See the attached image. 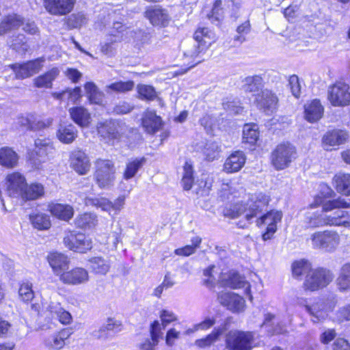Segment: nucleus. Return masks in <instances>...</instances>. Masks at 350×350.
<instances>
[{
    "label": "nucleus",
    "instance_id": "nucleus-1",
    "mask_svg": "<svg viewBox=\"0 0 350 350\" xmlns=\"http://www.w3.org/2000/svg\"><path fill=\"white\" fill-rule=\"evenodd\" d=\"M350 199L338 197L323 203L325 226L350 227Z\"/></svg>",
    "mask_w": 350,
    "mask_h": 350
},
{
    "label": "nucleus",
    "instance_id": "nucleus-2",
    "mask_svg": "<svg viewBox=\"0 0 350 350\" xmlns=\"http://www.w3.org/2000/svg\"><path fill=\"white\" fill-rule=\"evenodd\" d=\"M94 179L100 189H109L113 186L116 179L114 163L109 159H98L95 162Z\"/></svg>",
    "mask_w": 350,
    "mask_h": 350
},
{
    "label": "nucleus",
    "instance_id": "nucleus-3",
    "mask_svg": "<svg viewBox=\"0 0 350 350\" xmlns=\"http://www.w3.org/2000/svg\"><path fill=\"white\" fill-rule=\"evenodd\" d=\"M310 240L314 249L333 252L340 244V237L335 230H325L312 233Z\"/></svg>",
    "mask_w": 350,
    "mask_h": 350
},
{
    "label": "nucleus",
    "instance_id": "nucleus-4",
    "mask_svg": "<svg viewBox=\"0 0 350 350\" xmlns=\"http://www.w3.org/2000/svg\"><path fill=\"white\" fill-rule=\"evenodd\" d=\"M297 157L296 148L288 142L276 146L271 154V162L277 170L288 167Z\"/></svg>",
    "mask_w": 350,
    "mask_h": 350
},
{
    "label": "nucleus",
    "instance_id": "nucleus-5",
    "mask_svg": "<svg viewBox=\"0 0 350 350\" xmlns=\"http://www.w3.org/2000/svg\"><path fill=\"white\" fill-rule=\"evenodd\" d=\"M334 279L333 273L327 269L311 270L306 276L304 286L306 290L316 291L326 287Z\"/></svg>",
    "mask_w": 350,
    "mask_h": 350
},
{
    "label": "nucleus",
    "instance_id": "nucleus-6",
    "mask_svg": "<svg viewBox=\"0 0 350 350\" xmlns=\"http://www.w3.org/2000/svg\"><path fill=\"white\" fill-rule=\"evenodd\" d=\"M84 203L88 206L100 208L102 211L107 212L109 215H118L123 208L125 204V197L120 196L113 202L106 198L86 197Z\"/></svg>",
    "mask_w": 350,
    "mask_h": 350
},
{
    "label": "nucleus",
    "instance_id": "nucleus-7",
    "mask_svg": "<svg viewBox=\"0 0 350 350\" xmlns=\"http://www.w3.org/2000/svg\"><path fill=\"white\" fill-rule=\"evenodd\" d=\"M253 340L252 332L230 331L226 336V347L230 350H250Z\"/></svg>",
    "mask_w": 350,
    "mask_h": 350
},
{
    "label": "nucleus",
    "instance_id": "nucleus-8",
    "mask_svg": "<svg viewBox=\"0 0 350 350\" xmlns=\"http://www.w3.org/2000/svg\"><path fill=\"white\" fill-rule=\"evenodd\" d=\"M206 48L207 47L195 39L191 42L186 43L183 46V55L185 63H187V68L180 73L183 74L190 68L202 62L201 54Z\"/></svg>",
    "mask_w": 350,
    "mask_h": 350
},
{
    "label": "nucleus",
    "instance_id": "nucleus-9",
    "mask_svg": "<svg viewBox=\"0 0 350 350\" xmlns=\"http://www.w3.org/2000/svg\"><path fill=\"white\" fill-rule=\"evenodd\" d=\"M45 59L39 57L23 64H14L10 65V68L15 73L16 78L24 79L38 73L43 68Z\"/></svg>",
    "mask_w": 350,
    "mask_h": 350
},
{
    "label": "nucleus",
    "instance_id": "nucleus-10",
    "mask_svg": "<svg viewBox=\"0 0 350 350\" xmlns=\"http://www.w3.org/2000/svg\"><path fill=\"white\" fill-rule=\"evenodd\" d=\"M328 99L334 106H345L350 103L349 86L343 82H336L328 90Z\"/></svg>",
    "mask_w": 350,
    "mask_h": 350
},
{
    "label": "nucleus",
    "instance_id": "nucleus-11",
    "mask_svg": "<svg viewBox=\"0 0 350 350\" xmlns=\"http://www.w3.org/2000/svg\"><path fill=\"white\" fill-rule=\"evenodd\" d=\"M269 202V197L262 192L255 193L250 195L247 206L248 212L245 215L247 221L251 220L261 213L267 206Z\"/></svg>",
    "mask_w": 350,
    "mask_h": 350
},
{
    "label": "nucleus",
    "instance_id": "nucleus-12",
    "mask_svg": "<svg viewBox=\"0 0 350 350\" xmlns=\"http://www.w3.org/2000/svg\"><path fill=\"white\" fill-rule=\"evenodd\" d=\"M282 217V213L281 211H271L256 220L258 226L262 224L268 225L266 232L262 236L264 241L269 240L272 237L277 229L276 224L281 221Z\"/></svg>",
    "mask_w": 350,
    "mask_h": 350
},
{
    "label": "nucleus",
    "instance_id": "nucleus-13",
    "mask_svg": "<svg viewBox=\"0 0 350 350\" xmlns=\"http://www.w3.org/2000/svg\"><path fill=\"white\" fill-rule=\"evenodd\" d=\"M219 302L233 312H243L245 301L240 295L230 292H221L217 295Z\"/></svg>",
    "mask_w": 350,
    "mask_h": 350
},
{
    "label": "nucleus",
    "instance_id": "nucleus-14",
    "mask_svg": "<svg viewBox=\"0 0 350 350\" xmlns=\"http://www.w3.org/2000/svg\"><path fill=\"white\" fill-rule=\"evenodd\" d=\"M321 203V199L316 200L315 204H311L304 215V222L307 228H318L325 226V215L323 208L316 210L317 204Z\"/></svg>",
    "mask_w": 350,
    "mask_h": 350
},
{
    "label": "nucleus",
    "instance_id": "nucleus-15",
    "mask_svg": "<svg viewBox=\"0 0 350 350\" xmlns=\"http://www.w3.org/2000/svg\"><path fill=\"white\" fill-rule=\"evenodd\" d=\"M145 16L154 26L166 27L171 21L167 10L159 5L149 7L145 12Z\"/></svg>",
    "mask_w": 350,
    "mask_h": 350
},
{
    "label": "nucleus",
    "instance_id": "nucleus-16",
    "mask_svg": "<svg viewBox=\"0 0 350 350\" xmlns=\"http://www.w3.org/2000/svg\"><path fill=\"white\" fill-rule=\"evenodd\" d=\"M278 101V99L276 95L268 89L261 90L259 93L255 94V102L258 107L263 109L267 113L273 112L276 107Z\"/></svg>",
    "mask_w": 350,
    "mask_h": 350
},
{
    "label": "nucleus",
    "instance_id": "nucleus-17",
    "mask_svg": "<svg viewBox=\"0 0 350 350\" xmlns=\"http://www.w3.org/2000/svg\"><path fill=\"white\" fill-rule=\"evenodd\" d=\"M60 281L69 285H80L89 281L88 271L82 267H75L61 274Z\"/></svg>",
    "mask_w": 350,
    "mask_h": 350
},
{
    "label": "nucleus",
    "instance_id": "nucleus-18",
    "mask_svg": "<svg viewBox=\"0 0 350 350\" xmlns=\"http://www.w3.org/2000/svg\"><path fill=\"white\" fill-rule=\"evenodd\" d=\"M25 177L19 172H13L6 177L7 191L11 197H19L26 185Z\"/></svg>",
    "mask_w": 350,
    "mask_h": 350
},
{
    "label": "nucleus",
    "instance_id": "nucleus-19",
    "mask_svg": "<svg viewBox=\"0 0 350 350\" xmlns=\"http://www.w3.org/2000/svg\"><path fill=\"white\" fill-rule=\"evenodd\" d=\"M163 122L161 118L153 110L147 109L142 114V125L149 134H154L161 129Z\"/></svg>",
    "mask_w": 350,
    "mask_h": 350
},
{
    "label": "nucleus",
    "instance_id": "nucleus-20",
    "mask_svg": "<svg viewBox=\"0 0 350 350\" xmlns=\"http://www.w3.org/2000/svg\"><path fill=\"white\" fill-rule=\"evenodd\" d=\"M74 0H44L46 10L53 15H64L69 13L74 5Z\"/></svg>",
    "mask_w": 350,
    "mask_h": 350
},
{
    "label": "nucleus",
    "instance_id": "nucleus-21",
    "mask_svg": "<svg viewBox=\"0 0 350 350\" xmlns=\"http://www.w3.org/2000/svg\"><path fill=\"white\" fill-rule=\"evenodd\" d=\"M245 161L246 157L243 152L234 151L226 159L223 170L228 174L237 172L244 166Z\"/></svg>",
    "mask_w": 350,
    "mask_h": 350
},
{
    "label": "nucleus",
    "instance_id": "nucleus-22",
    "mask_svg": "<svg viewBox=\"0 0 350 350\" xmlns=\"http://www.w3.org/2000/svg\"><path fill=\"white\" fill-rule=\"evenodd\" d=\"M49 263L57 275L61 278V274L68 269L69 260L63 254L58 252L51 253L47 257Z\"/></svg>",
    "mask_w": 350,
    "mask_h": 350
},
{
    "label": "nucleus",
    "instance_id": "nucleus-23",
    "mask_svg": "<svg viewBox=\"0 0 350 350\" xmlns=\"http://www.w3.org/2000/svg\"><path fill=\"white\" fill-rule=\"evenodd\" d=\"M323 107L320 100L314 99L305 104V118L310 122H315L320 120L323 114Z\"/></svg>",
    "mask_w": 350,
    "mask_h": 350
},
{
    "label": "nucleus",
    "instance_id": "nucleus-24",
    "mask_svg": "<svg viewBox=\"0 0 350 350\" xmlns=\"http://www.w3.org/2000/svg\"><path fill=\"white\" fill-rule=\"evenodd\" d=\"M70 118L81 127H88L91 122V115L83 107H74L68 110Z\"/></svg>",
    "mask_w": 350,
    "mask_h": 350
},
{
    "label": "nucleus",
    "instance_id": "nucleus-25",
    "mask_svg": "<svg viewBox=\"0 0 350 350\" xmlns=\"http://www.w3.org/2000/svg\"><path fill=\"white\" fill-rule=\"evenodd\" d=\"M324 306L325 304L323 299H319L311 305H306L304 307L310 315L312 322L317 323L327 317L328 313Z\"/></svg>",
    "mask_w": 350,
    "mask_h": 350
},
{
    "label": "nucleus",
    "instance_id": "nucleus-26",
    "mask_svg": "<svg viewBox=\"0 0 350 350\" xmlns=\"http://www.w3.org/2000/svg\"><path fill=\"white\" fill-rule=\"evenodd\" d=\"M71 165L80 174H85L90 170V161L85 154L81 150L73 152L71 157Z\"/></svg>",
    "mask_w": 350,
    "mask_h": 350
},
{
    "label": "nucleus",
    "instance_id": "nucleus-27",
    "mask_svg": "<svg viewBox=\"0 0 350 350\" xmlns=\"http://www.w3.org/2000/svg\"><path fill=\"white\" fill-rule=\"evenodd\" d=\"M349 135L346 131L334 129L327 131L323 137L322 142L329 146H339L344 144L348 139Z\"/></svg>",
    "mask_w": 350,
    "mask_h": 350
},
{
    "label": "nucleus",
    "instance_id": "nucleus-28",
    "mask_svg": "<svg viewBox=\"0 0 350 350\" xmlns=\"http://www.w3.org/2000/svg\"><path fill=\"white\" fill-rule=\"evenodd\" d=\"M71 335V332L69 329H64L58 333L54 334L44 340L45 345L53 349H60L65 345V340H67Z\"/></svg>",
    "mask_w": 350,
    "mask_h": 350
},
{
    "label": "nucleus",
    "instance_id": "nucleus-29",
    "mask_svg": "<svg viewBox=\"0 0 350 350\" xmlns=\"http://www.w3.org/2000/svg\"><path fill=\"white\" fill-rule=\"evenodd\" d=\"M226 285L231 288H245V293L249 295L250 299L252 300L251 295L250 285L245 280V278L237 272H230L228 278L226 280Z\"/></svg>",
    "mask_w": 350,
    "mask_h": 350
},
{
    "label": "nucleus",
    "instance_id": "nucleus-30",
    "mask_svg": "<svg viewBox=\"0 0 350 350\" xmlns=\"http://www.w3.org/2000/svg\"><path fill=\"white\" fill-rule=\"evenodd\" d=\"M60 70L57 67H53L45 73L33 79V85L38 88H51L53 81L59 76Z\"/></svg>",
    "mask_w": 350,
    "mask_h": 350
},
{
    "label": "nucleus",
    "instance_id": "nucleus-31",
    "mask_svg": "<svg viewBox=\"0 0 350 350\" xmlns=\"http://www.w3.org/2000/svg\"><path fill=\"white\" fill-rule=\"evenodd\" d=\"M333 185L338 193L350 196V174L339 172L333 178Z\"/></svg>",
    "mask_w": 350,
    "mask_h": 350
},
{
    "label": "nucleus",
    "instance_id": "nucleus-32",
    "mask_svg": "<svg viewBox=\"0 0 350 350\" xmlns=\"http://www.w3.org/2000/svg\"><path fill=\"white\" fill-rule=\"evenodd\" d=\"M78 131L76 127L72 124H60L57 131L58 139L64 144H71L77 137Z\"/></svg>",
    "mask_w": 350,
    "mask_h": 350
},
{
    "label": "nucleus",
    "instance_id": "nucleus-33",
    "mask_svg": "<svg viewBox=\"0 0 350 350\" xmlns=\"http://www.w3.org/2000/svg\"><path fill=\"white\" fill-rule=\"evenodd\" d=\"M336 284L340 292L350 291V263H345L341 267Z\"/></svg>",
    "mask_w": 350,
    "mask_h": 350
},
{
    "label": "nucleus",
    "instance_id": "nucleus-34",
    "mask_svg": "<svg viewBox=\"0 0 350 350\" xmlns=\"http://www.w3.org/2000/svg\"><path fill=\"white\" fill-rule=\"evenodd\" d=\"M22 23H23V18L19 15L12 14L5 16L0 23V36L18 29Z\"/></svg>",
    "mask_w": 350,
    "mask_h": 350
},
{
    "label": "nucleus",
    "instance_id": "nucleus-35",
    "mask_svg": "<svg viewBox=\"0 0 350 350\" xmlns=\"http://www.w3.org/2000/svg\"><path fill=\"white\" fill-rule=\"evenodd\" d=\"M18 161V154L11 148H0V165L7 168L15 167Z\"/></svg>",
    "mask_w": 350,
    "mask_h": 350
},
{
    "label": "nucleus",
    "instance_id": "nucleus-36",
    "mask_svg": "<svg viewBox=\"0 0 350 350\" xmlns=\"http://www.w3.org/2000/svg\"><path fill=\"white\" fill-rule=\"evenodd\" d=\"M88 262L91 271L95 274L106 275L111 267L109 260L101 256L92 257Z\"/></svg>",
    "mask_w": 350,
    "mask_h": 350
},
{
    "label": "nucleus",
    "instance_id": "nucleus-37",
    "mask_svg": "<svg viewBox=\"0 0 350 350\" xmlns=\"http://www.w3.org/2000/svg\"><path fill=\"white\" fill-rule=\"evenodd\" d=\"M146 162L144 157L131 159L126 164L123 172V178L125 180H129L133 178L139 170L142 167Z\"/></svg>",
    "mask_w": 350,
    "mask_h": 350
},
{
    "label": "nucleus",
    "instance_id": "nucleus-38",
    "mask_svg": "<svg viewBox=\"0 0 350 350\" xmlns=\"http://www.w3.org/2000/svg\"><path fill=\"white\" fill-rule=\"evenodd\" d=\"M98 224L96 214L85 213L78 215L75 219V224L77 228L87 230L94 228Z\"/></svg>",
    "mask_w": 350,
    "mask_h": 350
},
{
    "label": "nucleus",
    "instance_id": "nucleus-39",
    "mask_svg": "<svg viewBox=\"0 0 350 350\" xmlns=\"http://www.w3.org/2000/svg\"><path fill=\"white\" fill-rule=\"evenodd\" d=\"M44 194V189L40 183H33L29 185L26 184L21 197L27 200H36Z\"/></svg>",
    "mask_w": 350,
    "mask_h": 350
},
{
    "label": "nucleus",
    "instance_id": "nucleus-40",
    "mask_svg": "<svg viewBox=\"0 0 350 350\" xmlns=\"http://www.w3.org/2000/svg\"><path fill=\"white\" fill-rule=\"evenodd\" d=\"M85 94L92 104L101 105L103 101L104 93L98 89L93 82H87L84 85Z\"/></svg>",
    "mask_w": 350,
    "mask_h": 350
},
{
    "label": "nucleus",
    "instance_id": "nucleus-41",
    "mask_svg": "<svg viewBox=\"0 0 350 350\" xmlns=\"http://www.w3.org/2000/svg\"><path fill=\"white\" fill-rule=\"evenodd\" d=\"M160 325L158 321H154L151 325L150 334L151 340L147 339L142 344H140L138 350H154V347L158 344L160 337Z\"/></svg>",
    "mask_w": 350,
    "mask_h": 350
},
{
    "label": "nucleus",
    "instance_id": "nucleus-42",
    "mask_svg": "<svg viewBox=\"0 0 350 350\" xmlns=\"http://www.w3.org/2000/svg\"><path fill=\"white\" fill-rule=\"evenodd\" d=\"M50 211L54 216L65 221L71 219L74 215L72 207L67 204H52L50 206Z\"/></svg>",
    "mask_w": 350,
    "mask_h": 350
},
{
    "label": "nucleus",
    "instance_id": "nucleus-43",
    "mask_svg": "<svg viewBox=\"0 0 350 350\" xmlns=\"http://www.w3.org/2000/svg\"><path fill=\"white\" fill-rule=\"evenodd\" d=\"M243 89L245 92L254 93V95L262 90L263 79L260 75L249 76L243 81Z\"/></svg>",
    "mask_w": 350,
    "mask_h": 350
},
{
    "label": "nucleus",
    "instance_id": "nucleus-44",
    "mask_svg": "<svg viewBox=\"0 0 350 350\" xmlns=\"http://www.w3.org/2000/svg\"><path fill=\"white\" fill-rule=\"evenodd\" d=\"M34 144L36 153L41 157L48 156L54 150L53 144L49 138L36 139Z\"/></svg>",
    "mask_w": 350,
    "mask_h": 350
},
{
    "label": "nucleus",
    "instance_id": "nucleus-45",
    "mask_svg": "<svg viewBox=\"0 0 350 350\" xmlns=\"http://www.w3.org/2000/svg\"><path fill=\"white\" fill-rule=\"evenodd\" d=\"M194 39L208 47L215 40V33L207 27L199 28L194 33Z\"/></svg>",
    "mask_w": 350,
    "mask_h": 350
},
{
    "label": "nucleus",
    "instance_id": "nucleus-46",
    "mask_svg": "<svg viewBox=\"0 0 350 350\" xmlns=\"http://www.w3.org/2000/svg\"><path fill=\"white\" fill-rule=\"evenodd\" d=\"M134 86L135 83L133 81H120L115 83H112L109 85H107L105 88V91L108 94L111 93V92L123 94L133 90Z\"/></svg>",
    "mask_w": 350,
    "mask_h": 350
},
{
    "label": "nucleus",
    "instance_id": "nucleus-47",
    "mask_svg": "<svg viewBox=\"0 0 350 350\" xmlns=\"http://www.w3.org/2000/svg\"><path fill=\"white\" fill-rule=\"evenodd\" d=\"M10 46L20 53H25L29 49L27 38L23 34L13 36L8 41Z\"/></svg>",
    "mask_w": 350,
    "mask_h": 350
},
{
    "label": "nucleus",
    "instance_id": "nucleus-48",
    "mask_svg": "<svg viewBox=\"0 0 350 350\" xmlns=\"http://www.w3.org/2000/svg\"><path fill=\"white\" fill-rule=\"evenodd\" d=\"M291 269L295 278H299L304 274L307 275L312 270L310 263L304 259L293 262Z\"/></svg>",
    "mask_w": 350,
    "mask_h": 350
},
{
    "label": "nucleus",
    "instance_id": "nucleus-49",
    "mask_svg": "<svg viewBox=\"0 0 350 350\" xmlns=\"http://www.w3.org/2000/svg\"><path fill=\"white\" fill-rule=\"evenodd\" d=\"M225 328L215 329L211 334L205 338L198 339L195 341V345L199 348H205L210 347L218 340L219 336L223 333Z\"/></svg>",
    "mask_w": 350,
    "mask_h": 350
},
{
    "label": "nucleus",
    "instance_id": "nucleus-50",
    "mask_svg": "<svg viewBox=\"0 0 350 350\" xmlns=\"http://www.w3.org/2000/svg\"><path fill=\"white\" fill-rule=\"evenodd\" d=\"M259 137L256 124H246L243 129V142L250 144H254Z\"/></svg>",
    "mask_w": 350,
    "mask_h": 350
},
{
    "label": "nucleus",
    "instance_id": "nucleus-51",
    "mask_svg": "<svg viewBox=\"0 0 350 350\" xmlns=\"http://www.w3.org/2000/svg\"><path fill=\"white\" fill-rule=\"evenodd\" d=\"M21 123L22 125L27 126L30 130L38 131L49 126L52 123V120L48 119L46 121L36 119L33 120L32 117H31V118H22Z\"/></svg>",
    "mask_w": 350,
    "mask_h": 350
},
{
    "label": "nucleus",
    "instance_id": "nucleus-52",
    "mask_svg": "<svg viewBox=\"0 0 350 350\" xmlns=\"http://www.w3.org/2000/svg\"><path fill=\"white\" fill-rule=\"evenodd\" d=\"M244 213L246 214L249 212L247 203L243 202L234 204L224 210V215L230 218H237Z\"/></svg>",
    "mask_w": 350,
    "mask_h": 350
},
{
    "label": "nucleus",
    "instance_id": "nucleus-53",
    "mask_svg": "<svg viewBox=\"0 0 350 350\" xmlns=\"http://www.w3.org/2000/svg\"><path fill=\"white\" fill-rule=\"evenodd\" d=\"M30 220L33 227L38 230H46L51 226L49 217L46 214L38 213L31 215Z\"/></svg>",
    "mask_w": 350,
    "mask_h": 350
},
{
    "label": "nucleus",
    "instance_id": "nucleus-54",
    "mask_svg": "<svg viewBox=\"0 0 350 350\" xmlns=\"http://www.w3.org/2000/svg\"><path fill=\"white\" fill-rule=\"evenodd\" d=\"M220 150L217 142L209 141L205 144L202 152L206 160L213 161L219 156Z\"/></svg>",
    "mask_w": 350,
    "mask_h": 350
},
{
    "label": "nucleus",
    "instance_id": "nucleus-55",
    "mask_svg": "<svg viewBox=\"0 0 350 350\" xmlns=\"http://www.w3.org/2000/svg\"><path fill=\"white\" fill-rule=\"evenodd\" d=\"M98 133L100 135H101L109 139H116L119 136L116 125L113 123H107L104 124L99 123L98 124Z\"/></svg>",
    "mask_w": 350,
    "mask_h": 350
},
{
    "label": "nucleus",
    "instance_id": "nucleus-56",
    "mask_svg": "<svg viewBox=\"0 0 350 350\" xmlns=\"http://www.w3.org/2000/svg\"><path fill=\"white\" fill-rule=\"evenodd\" d=\"M120 39L116 36L110 37L105 43L101 44V52L107 57H113L117 51Z\"/></svg>",
    "mask_w": 350,
    "mask_h": 350
},
{
    "label": "nucleus",
    "instance_id": "nucleus-57",
    "mask_svg": "<svg viewBox=\"0 0 350 350\" xmlns=\"http://www.w3.org/2000/svg\"><path fill=\"white\" fill-rule=\"evenodd\" d=\"M70 238L71 240L75 239V240L78 241L77 245L75 246V252H76L85 253L92 247V239L86 237L84 234L81 233L78 234V239L74 238L73 237H70Z\"/></svg>",
    "mask_w": 350,
    "mask_h": 350
},
{
    "label": "nucleus",
    "instance_id": "nucleus-58",
    "mask_svg": "<svg viewBox=\"0 0 350 350\" xmlns=\"http://www.w3.org/2000/svg\"><path fill=\"white\" fill-rule=\"evenodd\" d=\"M137 89L141 99L153 100L157 97L154 88L151 85H138Z\"/></svg>",
    "mask_w": 350,
    "mask_h": 350
},
{
    "label": "nucleus",
    "instance_id": "nucleus-59",
    "mask_svg": "<svg viewBox=\"0 0 350 350\" xmlns=\"http://www.w3.org/2000/svg\"><path fill=\"white\" fill-rule=\"evenodd\" d=\"M85 16L82 13L71 14L66 20V25L68 29L79 28L86 23Z\"/></svg>",
    "mask_w": 350,
    "mask_h": 350
},
{
    "label": "nucleus",
    "instance_id": "nucleus-60",
    "mask_svg": "<svg viewBox=\"0 0 350 350\" xmlns=\"http://www.w3.org/2000/svg\"><path fill=\"white\" fill-rule=\"evenodd\" d=\"M19 296L23 301H31L33 298L32 285L29 283H23L18 290Z\"/></svg>",
    "mask_w": 350,
    "mask_h": 350
},
{
    "label": "nucleus",
    "instance_id": "nucleus-61",
    "mask_svg": "<svg viewBox=\"0 0 350 350\" xmlns=\"http://www.w3.org/2000/svg\"><path fill=\"white\" fill-rule=\"evenodd\" d=\"M250 28L251 26L248 20L239 25L237 28V32L239 35L234 37V41H237L240 43L243 42L245 40V35L250 31Z\"/></svg>",
    "mask_w": 350,
    "mask_h": 350
},
{
    "label": "nucleus",
    "instance_id": "nucleus-62",
    "mask_svg": "<svg viewBox=\"0 0 350 350\" xmlns=\"http://www.w3.org/2000/svg\"><path fill=\"white\" fill-rule=\"evenodd\" d=\"M122 327L121 321L113 319H109L107 323L100 328L99 332H105V331L118 332L122 330Z\"/></svg>",
    "mask_w": 350,
    "mask_h": 350
},
{
    "label": "nucleus",
    "instance_id": "nucleus-63",
    "mask_svg": "<svg viewBox=\"0 0 350 350\" xmlns=\"http://www.w3.org/2000/svg\"><path fill=\"white\" fill-rule=\"evenodd\" d=\"M80 233L75 232L74 231H68L64 234L63 243L67 248L70 250L75 251V246L77 245V241L75 239L71 240L70 237H73L74 238L78 239V234Z\"/></svg>",
    "mask_w": 350,
    "mask_h": 350
},
{
    "label": "nucleus",
    "instance_id": "nucleus-64",
    "mask_svg": "<svg viewBox=\"0 0 350 350\" xmlns=\"http://www.w3.org/2000/svg\"><path fill=\"white\" fill-rule=\"evenodd\" d=\"M288 85L293 95L296 98H299L301 93V86L297 76H291L288 80Z\"/></svg>",
    "mask_w": 350,
    "mask_h": 350
}]
</instances>
